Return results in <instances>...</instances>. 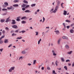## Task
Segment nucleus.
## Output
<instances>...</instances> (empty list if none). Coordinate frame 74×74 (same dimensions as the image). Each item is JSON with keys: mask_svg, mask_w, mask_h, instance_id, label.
Segmentation results:
<instances>
[{"mask_svg": "<svg viewBox=\"0 0 74 74\" xmlns=\"http://www.w3.org/2000/svg\"><path fill=\"white\" fill-rule=\"evenodd\" d=\"M25 12H31V11H30L29 10H27L25 11Z\"/></svg>", "mask_w": 74, "mask_h": 74, "instance_id": "23", "label": "nucleus"}, {"mask_svg": "<svg viewBox=\"0 0 74 74\" xmlns=\"http://www.w3.org/2000/svg\"><path fill=\"white\" fill-rule=\"evenodd\" d=\"M52 74H57L55 72V71L54 70H53L52 73Z\"/></svg>", "mask_w": 74, "mask_h": 74, "instance_id": "26", "label": "nucleus"}, {"mask_svg": "<svg viewBox=\"0 0 74 74\" xmlns=\"http://www.w3.org/2000/svg\"><path fill=\"white\" fill-rule=\"evenodd\" d=\"M5 21V20L3 19H1L0 20L1 22H2V23H3V22H4Z\"/></svg>", "mask_w": 74, "mask_h": 74, "instance_id": "24", "label": "nucleus"}, {"mask_svg": "<svg viewBox=\"0 0 74 74\" xmlns=\"http://www.w3.org/2000/svg\"><path fill=\"white\" fill-rule=\"evenodd\" d=\"M3 42V41L2 40H0V44H2V43Z\"/></svg>", "mask_w": 74, "mask_h": 74, "instance_id": "55", "label": "nucleus"}, {"mask_svg": "<svg viewBox=\"0 0 74 74\" xmlns=\"http://www.w3.org/2000/svg\"><path fill=\"white\" fill-rule=\"evenodd\" d=\"M7 9L9 10H14V8L13 7H12V6H10V7H8L7 8Z\"/></svg>", "mask_w": 74, "mask_h": 74, "instance_id": "2", "label": "nucleus"}, {"mask_svg": "<svg viewBox=\"0 0 74 74\" xmlns=\"http://www.w3.org/2000/svg\"><path fill=\"white\" fill-rule=\"evenodd\" d=\"M18 2V0H15L13 1V2L14 3H16Z\"/></svg>", "mask_w": 74, "mask_h": 74, "instance_id": "44", "label": "nucleus"}, {"mask_svg": "<svg viewBox=\"0 0 74 74\" xmlns=\"http://www.w3.org/2000/svg\"><path fill=\"white\" fill-rule=\"evenodd\" d=\"M61 60L62 62H64V58H61Z\"/></svg>", "mask_w": 74, "mask_h": 74, "instance_id": "22", "label": "nucleus"}, {"mask_svg": "<svg viewBox=\"0 0 74 74\" xmlns=\"http://www.w3.org/2000/svg\"><path fill=\"white\" fill-rule=\"evenodd\" d=\"M12 22L11 23V24H12V25H14V24H16V22L15 20H12Z\"/></svg>", "mask_w": 74, "mask_h": 74, "instance_id": "3", "label": "nucleus"}, {"mask_svg": "<svg viewBox=\"0 0 74 74\" xmlns=\"http://www.w3.org/2000/svg\"><path fill=\"white\" fill-rule=\"evenodd\" d=\"M16 36V34H14V33H13L12 34V36Z\"/></svg>", "mask_w": 74, "mask_h": 74, "instance_id": "46", "label": "nucleus"}, {"mask_svg": "<svg viewBox=\"0 0 74 74\" xmlns=\"http://www.w3.org/2000/svg\"><path fill=\"white\" fill-rule=\"evenodd\" d=\"M22 37L20 36L19 37H18L16 39H18L19 40H20L21 39H22Z\"/></svg>", "mask_w": 74, "mask_h": 74, "instance_id": "27", "label": "nucleus"}, {"mask_svg": "<svg viewBox=\"0 0 74 74\" xmlns=\"http://www.w3.org/2000/svg\"><path fill=\"white\" fill-rule=\"evenodd\" d=\"M22 10L23 11H25V8H22Z\"/></svg>", "mask_w": 74, "mask_h": 74, "instance_id": "58", "label": "nucleus"}, {"mask_svg": "<svg viewBox=\"0 0 74 74\" xmlns=\"http://www.w3.org/2000/svg\"><path fill=\"white\" fill-rule=\"evenodd\" d=\"M21 19H23L24 20H27V18L26 16H24L22 17L21 18Z\"/></svg>", "mask_w": 74, "mask_h": 74, "instance_id": "6", "label": "nucleus"}, {"mask_svg": "<svg viewBox=\"0 0 74 74\" xmlns=\"http://www.w3.org/2000/svg\"><path fill=\"white\" fill-rule=\"evenodd\" d=\"M53 8L51 10H50V12L51 13H52V12H53V13H56V12H54V11H53Z\"/></svg>", "mask_w": 74, "mask_h": 74, "instance_id": "11", "label": "nucleus"}, {"mask_svg": "<svg viewBox=\"0 0 74 74\" xmlns=\"http://www.w3.org/2000/svg\"><path fill=\"white\" fill-rule=\"evenodd\" d=\"M64 68L65 69V70H67V67L66 66H64Z\"/></svg>", "mask_w": 74, "mask_h": 74, "instance_id": "32", "label": "nucleus"}, {"mask_svg": "<svg viewBox=\"0 0 74 74\" xmlns=\"http://www.w3.org/2000/svg\"><path fill=\"white\" fill-rule=\"evenodd\" d=\"M4 4H5V5H6V7H7V6L8 5V3L6 2H4Z\"/></svg>", "mask_w": 74, "mask_h": 74, "instance_id": "13", "label": "nucleus"}, {"mask_svg": "<svg viewBox=\"0 0 74 74\" xmlns=\"http://www.w3.org/2000/svg\"><path fill=\"white\" fill-rule=\"evenodd\" d=\"M5 30H7L8 31V30H9V28L8 27H6L5 28Z\"/></svg>", "mask_w": 74, "mask_h": 74, "instance_id": "39", "label": "nucleus"}, {"mask_svg": "<svg viewBox=\"0 0 74 74\" xmlns=\"http://www.w3.org/2000/svg\"><path fill=\"white\" fill-rule=\"evenodd\" d=\"M65 48L66 49H69V46L67 45H66L65 46Z\"/></svg>", "mask_w": 74, "mask_h": 74, "instance_id": "16", "label": "nucleus"}, {"mask_svg": "<svg viewBox=\"0 0 74 74\" xmlns=\"http://www.w3.org/2000/svg\"><path fill=\"white\" fill-rule=\"evenodd\" d=\"M9 71L10 73L12 72V70L11 69V68H10V69L9 70Z\"/></svg>", "mask_w": 74, "mask_h": 74, "instance_id": "48", "label": "nucleus"}, {"mask_svg": "<svg viewBox=\"0 0 74 74\" xmlns=\"http://www.w3.org/2000/svg\"><path fill=\"white\" fill-rule=\"evenodd\" d=\"M22 33H25V32H26V31L24 30H22Z\"/></svg>", "mask_w": 74, "mask_h": 74, "instance_id": "53", "label": "nucleus"}, {"mask_svg": "<svg viewBox=\"0 0 74 74\" xmlns=\"http://www.w3.org/2000/svg\"><path fill=\"white\" fill-rule=\"evenodd\" d=\"M21 23H23V24H24V23H26V22L24 21H21Z\"/></svg>", "mask_w": 74, "mask_h": 74, "instance_id": "37", "label": "nucleus"}, {"mask_svg": "<svg viewBox=\"0 0 74 74\" xmlns=\"http://www.w3.org/2000/svg\"><path fill=\"white\" fill-rule=\"evenodd\" d=\"M74 23L72 24L71 25V26L72 27V26H74Z\"/></svg>", "mask_w": 74, "mask_h": 74, "instance_id": "61", "label": "nucleus"}, {"mask_svg": "<svg viewBox=\"0 0 74 74\" xmlns=\"http://www.w3.org/2000/svg\"><path fill=\"white\" fill-rule=\"evenodd\" d=\"M65 21H66V22H68V23H70L71 22V21H69L68 20H66Z\"/></svg>", "mask_w": 74, "mask_h": 74, "instance_id": "33", "label": "nucleus"}, {"mask_svg": "<svg viewBox=\"0 0 74 74\" xmlns=\"http://www.w3.org/2000/svg\"><path fill=\"white\" fill-rule=\"evenodd\" d=\"M26 53V52L25 50H24L21 52V53L22 54H25V53Z\"/></svg>", "mask_w": 74, "mask_h": 74, "instance_id": "17", "label": "nucleus"}, {"mask_svg": "<svg viewBox=\"0 0 74 74\" xmlns=\"http://www.w3.org/2000/svg\"><path fill=\"white\" fill-rule=\"evenodd\" d=\"M16 20L17 21H20V19L18 18V17L17 19H16Z\"/></svg>", "mask_w": 74, "mask_h": 74, "instance_id": "43", "label": "nucleus"}, {"mask_svg": "<svg viewBox=\"0 0 74 74\" xmlns=\"http://www.w3.org/2000/svg\"><path fill=\"white\" fill-rule=\"evenodd\" d=\"M4 35L2 36L0 38V41H1L3 38H4Z\"/></svg>", "mask_w": 74, "mask_h": 74, "instance_id": "28", "label": "nucleus"}, {"mask_svg": "<svg viewBox=\"0 0 74 74\" xmlns=\"http://www.w3.org/2000/svg\"><path fill=\"white\" fill-rule=\"evenodd\" d=\"M42 40L40 38L39 41H38V44H40V41H41Z\"/></svg>", "mask_w": 74, "mask_h": 74, "instance_id": "25", "label": "nucleus"}, {"mask_svg": "<svg viewBox=\"0 0 74 74\" xmlns=\"http://www.w3.org/2000/svg\"><path fill=\"white\" fill-rule=\"evenodd\" d=\"M14 7H19V5L18 4H14L13 5Z\"/></svg>", "mask_w": 74, "mask_h": 74, "instance_id": "8", "label": "nucleus"}, {"mask_svg": "<svg viewBox=\"0 0 74 74\" xmlns=\"http://www.w3.org/2000/svg\"><path fill=\"white\" fill-rule=\"evenodd\" d=\"M35 6H36V4L35 3L32 4L31 5V7H35Z\"/></svg>", "mask_w": 74, "mask_h": 74, "instance_id": "30", "label": "nucleus"}, {"mask_svg": "<svg viewBox=\"0 0 74 74\" xmlns=\"http://www.w3.org/2000/svg\"><path fill=\"white\" fill-rule=\"evenodd\" d=\"M2 11H7V9L5 8H3L2 9Z\"/></svg>", "mask_w": 74, "mask_h": 74, "instance_id": "38", "label": "nucleus"}, {"mask_svg": "<svg viewBox=\"0 0 74 74\" xmlns=\"http://www.w3.org/2000/svg\"><path fill=\"white\" fill-rule=\"evenodd\" d=\"M3 49L2 48L0 49V52H2L3 51Z\"/></svg>", "mask_w": 74, "mask_h": 74, "instance_id": "49", "label": "nucleus"}, {"mask_svg": "<svg viewBox=\"0 0 74 74\" xmlns=\"http://www.w3.org/2000/svg\"><path fill=\"white\" fill-rule=\"evenodd\" d=\"M60 1H58L57 2V5H58V6H59V5H60Z\"/></svg>", "mask_w": 74, "mask_h": 74, "instance_id": "14", "label": "nucleus"}, {"mask_svg": "<svg viewBox=\"0 0 74 74\" xmlns=\"http://www.w3.org/2000/svg\"><path fill=\"white\" fill-rule=\"evenodd\" d=\"M47 70H51V68H49V67H47Z\"/></svg>", "mask_w": 74, "mask_h": 74, "instance_id": "45", "label": "nucleus"}, {"mask_svg": "<svg viewBox=\"0 0 74 74\" xmlns=\"http://www.w3.org/2000/svg\"><path fill=\"white\" fill-rule=\"evenodd\" d=\"M23 3H25L26 4H28V2L26 1V0H24L23 1Z\"/></svg>", "mask_w": 74, "mask_h": 74, "instance_id": "20", "label": "nucleus"}, {"mask_svg": "<svg viewBox=\"0 0 74 74\" xmlns=\"http://www.w3.org/2000/svg\"><path fill=\"white\" fill-rule=\"evenodd\" d=\"M57 62L58 61H56V65L57 66H58V64H57Z\"/></svg>", "mask_w": 74, "mask_h": 74, "instance_id": "56", "label": "nucleus"}, {"mask_svg": "<svg viewBox=\"0 0 74 74\" xmlns=\"http://www.w3.org/2000/svg\"><path fill=\"white\" fill-rule=\"evenodd\" d=\"M26 6V4H23V5H21V7H25Z\"/></svg>", "mask_w": 74, "mask_h": 74, "instance_id": "34", "label": "nucleus"}, {"mask_svg": "<svg viewBox=\"0 0 74 74\" xmlns=\"http://www.w3.org/2000/svg\"><path fill=\"white\" fill-rule=\"evenodd\" d=\"M35 33H36V36H38V32H36Z\"/></svg>", "mask_w": 74, "mask_h": 74, "instance_id": "40", "label": "nucleus"}, {"mask_svg": "<svg viewBox=\"0 0 74 74\" xmlns=\"http://www.w3.org/2000/svg\"><path fill=\"white\" fill-rule=\"evenodd\" d=\"M54 32H55L56 34H60V32H59V30H56V31H54Z\"/></svg>", "mask_w": 74, "mask_h": 74, "instance_id": "7", "label": "nucleus"}, {"mask_svg": "<svg viewBox=\"0 0 74 74\" xmlns=\"http://www.w3.org/2000/svg\"><path fill=\"white\" fill-rule=\"evenodd\" d=\"M72 52H73V51H70L67 52L66 53L67 54H68L69 55H70L71 54V53H72Z\"/></svg>", "mask_w": 74, "mask_h": 74, "instance_id": "12", "label": "nucleus"}, {"mask_svg": "<svg viewBox=\"0 0 74 74\" xmlns=\"http://www.w3.org/2000/svg\"><path fill=\"white\" fill-rule=\"evenodd\" d=\"M63 25H64V28H66V25H65V23H63Z\"/></svg>", "mask_w": 74, "mask_h": 74, "instance_id": "50", "label": "nucleus"}, {"mask_svg": "<svg viewBox=\"0 0 74 74\" xmlns=\"http://www.w3.org/2000/svg\"><path fill=\"white\" fill-rule=\"evenodd\" d=\"M74 62L72 63V66L74 67Z\"/></svg>", "mask_w": 74, "mask_h": 74, "instance_id": "57", "label": "nucleus"}, {"mask_svg": "<svg viewBox=\"0 0 74 74\" xmlns=\"http://www.w3.org/2000/svg\"><path fill=\"white\" fill-rule=\"evenodd\" d=\"M10 69H11L12 70H14L15 69V67H12L10 68Z\"/></svg>", "mask_w": 74, "mask_h": 74, "instance_id": "31", "label": "nucleus"}, {"mask_svg": "<svg viewBox=\"0 0 74 74\" xmlns=\"http://www.w3.org/2000/svg\"><path fill=\"white\" fill-rule=\"evenodd\" d=\"M22 59H23V56H21L19 58L18 60H21H21H22Z\"/></svg>", "mask_w": 74, "mask_h": 74, "instance_id": "29", "label": "nucleus"}, {"mask_svg": "<svg viewBox=\"0 0 74 74\" xmlns=\"http://www.w3.org/2000/svg\"><path fill=\"white\" fill-rule=\"evenodd\" d=\"M59 6H58V5H56L55 7V9L54 10V12H56V11H58V8H59Z\"/></svg>", "mask_w": 74, "mask_h": 74, "instance_id": "1", "label": "nucleus"}, {"mask_svg": "<svg viewBox=\"0 0 74 74\" xmlns=\"http://www.w3.org/2000/svg\"><path fill=\"white\" fill-rule=\"evenodd\" d=\"M52 52L53 53V56H56V53H55V51L54 50H52Z\"/></svg>", "mask_w": 74, "mask_h": 74, "instance_id": "5", "label": "nucleus"}, {"mask_svg": "<svg viewBox=\"0 0 74 74\" xmlns=\"http://www.w3.org/2000/svg\"><path fill=\"white\" fill-rule=\"evenodd\" d=\"M66 62H70V61L69 60H67L66 61Z\"/></svg>", "mask_w": 74, "mask_h": 74, "instance_id": "52", "label": "nucleus"}, {"mask_svg": "<svg viewBox=\"0 0 74 74\" xmlns=\"http://www.w3.org/2000/svg\"><path fill=\"white\" fill-rule=\"evenodd\" d=\"M30 7V5H27L25 7V8H29Z\"/></svg>", "mask_w": 74, "mask_h": 74, "instance_id": "42", "label": "nucleus"}, {"mask_svg": "<svg viewBox=\"0 0 74 74\" xmlns=\"http://www.w3.org/2000/svg\"><path fill=\"white\" fill-rule=\"evenodd\" d=\"M2 7L3 8H5V7H7V6L6 5H5V4H4V5H2Z\"/></svg>", "mask_w": 74, "mask_h": 74, "instance_id": "36", "label": "nucleus"}, {"mask_svg": "<svg viewBox=\"0 0 74 74\" xmlns=\"http://www.w3.org/2000/svg\"><path fill=\"white\" fill-rule=\"evenodd\" d=\"M5 43H8V39H5L4 41Z\"/></svg>", "mask_w": 74, "mask_h": 74, "instance_id": "10", "label": "nucleus"}, {"mask_svg": "<svg viewBox=\"0 0 74 74\" xmlns=\"http://www.w3.org/2000/svg\"><path fill=\"white\" fill-rule=\"evenodd\" d=\"M62 38H63V39H66V40H67L68 39V38L66 36H63L62 37Z\"/></svg>", "mask_w": 74, "mask_h": 74, "instance_id": "15", "label": "nucleus"}, {"mask_svg": "<svg viewBox=\"0 0 74 74\" xmlns=\"http://www.w3.org/2000/svg\"><path fill=\"white\" fill-rule=\"evenodd\" d=\"M67 11H66L64 10V13L63 14L64 15H66V14H67Z\"/></svg>", "mask_w": 74, "mask_h": 74, "instance_id": "18", "label": "nucleus"}, {"mask_svg": "<svg viewBox=\"0 0 74 74\" xmlns=\"http://www.w3.org/2000/svg\"><path fill=\"white\" fill-rule=\"evenodd\" d=\"M43 20L44 21H45V19L44 17H43Z\"/></svg>", "mask_w": 74, "mask_h": 74, "instance_id": "64", "label": "nucleus"}, {"mask_svg": "<svg viewBox=\"0 0 74 74\" xmlns=\"http://www.w3.org/2000/svg\"><path fill=\"white\" fill-rule=\"evenodd\" d=\"M70 33H74V30L73 29H71L70 30Z\"/></svg>", "mask_w": 74, "mask_h": 74, "instance_id": "21", "label": "nucleus"}, {"mask_svg": "<svg viewBox=\"0 0 74 74\" xmlns=\"http://www.w3.org/2000/svg\"><path fill=\"white\" fill-rule=\"evenodd\" d=\"M63 4H64L63 3H62L61 4V7H62V8H64V7H63Z\"/></svg>", "mask_w": 74, "mask_h": 74, "instance_id": "35", "label": "nucleus"}, {"mask_svg": "<svg viewBox=\"0 0 74 74\" xmlns=\"http://www.w3.org/2000/svg\"><path fill=\"white\" fill-rule=\"evenodd\" d=\"M27 65L28 66H32V64L30 63H29L27 64Z\"/></svg>", "mask_w": 74, "mask_h": 74, "instance_id": "51", "label": "nucleus"}, {"mask_svg": "<svg viewBox=\"0 0 74 74\" xmlns=\"http://www.w3.org/2000/svg\"><path fill=\"white\" fill-rule=\"evenodd\" d=\"M61 41V39H59L58 41V44H60V41Z\"/></svg>", "mask_w": 74, "mask_h": 74, "instance_id": "19", "label": "nucleus"}, {"mask_svg": "<svg viewBox=\"0 0 74 74\" xmlns=\"http://www.w3.org/2000/svg\"><path fill=\"white\" fill-rule=\"evenodd\" d=\"M67 29H69L70 28V26H66Z\"/></svg>", "mask_w": 74, "mask_h": 74, "instance_id": "59", "label": "nucleus"}, {"mask_svg": "<svg viewBox=\"0 0 74 74\" xmlns=\"http://www.w3.org/2000/svg\"><path fill=\"white\" fill-rule=\"evenodd\" d=\"M7 14L6 13H4L2 14V15H5Z\"/></svg>", "mask_w": 74, "mask_h": 74, "instance_id": "60", "label": "nucleus"}, {"mask_svg": "<svg viewBox=\"0 0 74 74\" xmlns=\"http://www.w3.org/2000/svg\"><path fill=\"white\" fill-rule=\"evenodd\" d=\"M12 28H14V29H17L18 28V26L16 25H12Z\"/></svg>", "mask_w": 74, "mask_h": 74, "instance_id": "4", "label": "nucleus"}, {"mask_svg": "<svg viewBox=\"0 0 74 74\" xmlns=\"http://www.w3.org/2000/svg\"><path fill=\"white\" fill-rule=\"evenodd\" d=\"M14 31L12 30L11 31V33H14Z\"/></svg>", "mask_w": 74, "mask_h": 74, "instance_id": "62", "label": "nucleus"}, {"mask_svg": "<svg viewBox=\"0 0 74 74\" xmlns=\"http://www.w3.org/2000/svg\"><path fill=\"white\" fill-rule=\"evenodd\" d=\"M10 21V17L6 18L5 20V22H8Z\"/></svg>", "mask_w": 74, "mask_h": 74, "instance_id": "9", "label": "nucleus"}, {"mask_svg": "<svg viewBox=\"0 0 74 74\" xmlns=\"http://www.w3.org/2000/svg\"><path fill=\"white\" fill-rule=\"evenodd\" d=\"M15 33H18V30H16L15 31Z\"/></svg>", "mask_w": 74, "mask_h": 74, "instance_id": "54", "label": "nucleus"}, {"mask_svg": "<svg viewBox=\"0 0 74 74\" xmlns=\"http://www.w3.org/2000/svg\"><path fill=\"white\" fill-rule=\"evenodd\" d=\"M36 60H34V62L33 63V64H36Z\"/></svg>", "mask_w": 74, "mask_h": 74, "instance_id": "41", "label": "nucleus"}, {"mask_svg": "<svg viewBox=\"0 0 74 74\" xmlns=\"http://www.w3.org/2000/svg\"><path fill=\"white\" fill-rule=\"evenodd\" d=\"M2 33H5V30H3L2 31Z\"/></svg>", "mask_w": 74, "mask_h": 74, "instance_id": "63", "label": "nucleus"}, {"mask_svg": "<svg viewBox=\"0 0 74 74\" xmlns=\"http://www.w3.org/2000/svg\"><path fill=\"white\" fill-rule=\"evenodd\" d=\"M12 44H10L8 46V47L10 48V47H12Z\"/></svg>", "mask_w": 74, "mask_h": 74, "instance_id": "47", "label": "nucleus"}]
</instances>
